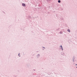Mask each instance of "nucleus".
<instances>
[{"mask_svg":"<svg viewBox=\"0 0 77 77\" xmlns=\"http://www.w3.org/2000/svg\"><path fill=\"white\" fill-rule=\"evenodd\" d=\"M22 6H26V5L24 4H22Z\"/></svg>","mask_w":77,"mask_h":77,"instance_id":"1","label":"nucleus"},{"mask_svg":"<svg viewBox=\"0 0 77 77\" xmlns=\"http://www.w3.org/2000/svg\"><path fill=\"white\" fill-rule=\"evenodd\" d=\"M58 3H60V1L59 0L58 1Z\"/></svg>","mask_w":77,"mask_h":77,"instance_id":"2","label":"nucleus"},{"mask_svg":"<svg viewBox=\"0 0 77 77\" xmlns=\"http://www.w3.org/2000/svg\"><path fill=\"white\" fill-rule=\"evenodd\" d=\"M68 32H70V30L69 29H68Z\"/></svg>","mask_w":77,"mask_h":77,"instance_id":"3","label":"nucleus"},{"mask_svg":"<svg viewBox=\"0 0 77 77\" xmlns=\"http://www.w3.org/2000/svg\"><path fill=\"white\" fill-rule=\"evenodd\" d=\"M61 48H62V50H63V48H62V45H61Z\"/></svg>","mask_w":77,"mask_h":77,"instance_id":"4","label":"nucleus"}]
</instances>
